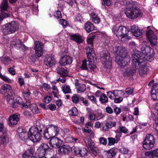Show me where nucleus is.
I'll list each match as a JSON object with an SVG mask.
<instances>
[{
  "label": "nucleus",
  "instance_id": "f257e3e1",
  "mask_svg": "<svg viewBox=\"0 0 158 158\" xmlns=\"http://www.w3.org/2000/svg\"><path fill=\"white\" fill-rule=\"evenodd\" d=\"M113 50L117 55L115 58V62L119 66L124 67L129 64L130 57L125 48L115 46Z\"/></svg>",
  "mask_w": 158,
  "mask_h": 158
},
{
  "label": "nucleus",
  "instance_id": "f03ea898",
  "mask_svg": "<svg viewBox=\"0 0 158 158\" xmlns=\"http://www.w3.org/2000/svg\"><path fill=\"white\" fill-rule=\"evenodd\" d=\"M86 52L88 60H84L82 61L81 68L82 70H88L89 69L91 71H94L96 66L92 60L95 56L94 51L92 48L88 47Z\"/></svg>",
  "mask_w": 158,
  "mask_h": 158
},
{
  "label": "nucleus",
  "instance_id": "7ed1b4c3",
  "mask_svg": "<svg viewBox=\"0 0 158 158\" xmlns=\"http://www.w3.org/2000/svg\"><path fill=\"white\" fill-rule=\"evenodd\" d=\"M127 7L125 9V13L126 16L131 19L137 18L141 15V13L140 9L135 6L134 2H133L131 0H126Z\"/></svg>",
  "mask_w": 158,
  "mask_h": 158
},
{
  "label": "nucleus",
  "instance_id": "20e7f679",
  "mask_svg": "<svg viewBox=\"0 0 158 158\" xmlns=\"http://www.w3.org/2000/svg\"><path fill=\"white\" fill-rule=\"evenodd\" d=\"M112 30L118 38L122 41H128L131 38L130 36H128V30L126 27L114 26Z\"/></svg>",
  "mask_w": 158,
  "mask_h": 158
},
{
  "label": "nucleus",
  "instance_id": "39448f33",
  "mask_svg": "<svg viewBox=\"0 0 158 158\" xmlns=\"http://www.w3.org/2000/svg\"><path fill=\"white\" fill-rule=\"evenodd\" d=\"M37 124L36 127L30 129V139L34 143H36L40 141L42 137L41 134L43 133V125L41 124L39 125L38 123H37Z\"/></svg>",
  "mask_w": 158,
  "mask_h": 158
},
{
  "label": "nucleus",
  "instance_id": "423d86ee",
  "mask_svg": "<svg viewBox=\"0 0 158 158\" xmlns=\"http://www.w3.org/2000/svg\"><path fill=\"white\" fill-rule=\"evenodd\" d=\"M19 28L18 23L15 21H13L2 27V30L4 34L6 35L14 33L18 30Z\"/></svg>",
  "mask_w": 158,
  "mask_h": 158
},
{
  "label": "nucleus",
  "instance_id": "0eeeda50",
  "mask_svg": "<svg viewBox=\"0 0 158 158\" xmlns=\"http://www.w3.org/2000/svg\"><path fill=\"white\" fill-rule=\"evenodd\" d=\"M100 55L102 64L105 69H110L112 65V59L110 56V54L107 52H102Z\"/></svg>",
  "mask_w": 158,
  "mask_h": 158
},
{
  "label": "nucleus",
  "instance_id": "6e6552de",
  "mask_svg": "<svg viewBox=\"0 0 158 158\" xmlns=\"http://www.w3.org/2000/svg\"><path fill=\"white\" fill-rule=\"evenodd\" d=\"M155 142L153 135L150 134L147 135L143 142V148L146 149H151L154 147Z\"/></svg>",
  "mask_w": 158,
  "mask_h": 158
},
{
  "label": "nucleus",
  "instance_id": "1a4fd4ad",
  "mask_svg": "<svg viewBox=\"0 0 158 158\" xmlns=\"http://www.w3.org/2000/svg\"><path fill=\"white\" fill-rule=\"evenodd\" d=\"M141 53L139 52H137L135 54H133L132 55V62L133 64H135L137 66V64H140V63H142L143 65H145L144 57L145 56H141Z\"/></svg>",
  "mask_w": 158,
  "mask_h": 158
},
{
  "label": "nucleus",
  "instance_id": "9d476101",
  "mask_svg": "<svg viewBox=\"0 0 158 158\" xmlns=\"http://www.w3.org/2000/svg\"><path fill=\"white\" fill-rule=\"evenodd\" d=\"M84 140L86 146L91 151V153L94 156H96L97 152L96 151L97 148L94 147V143L91 139L88 137H85Z\"/></svg>",
  "mask_w": 158,
  "mask_h": 158
},
{
  "label": "nucleus",
  "instance_id": "9b49d317",
  "mask_svg": "<svg viewBox=\"0 0 158 158\" xmlns=\"http://www.w3.org/2000/svg\"><path fill=\"white\" fill-rule=\"evenodd\" d=\"M63 141L57 137H52L50 139L49 144L51 147L55 148H58L62 145Z\"/></svg>",
  "mask_w": 158,
  "mask_h": 158
},
{
  "label": "nucleus",
  "instance_id": "f8f14e48",
  "mask_svg": "<svg viewBox=\"0 0 158 158\" xmlns=\"http://www.w3.org/2000/svg\"><path fill=\"white\" fill-rule=\"evenodd\" d=\"M48 148V144L42 143L38 148L37 150V153L40 158H44L47 148Z\"/></svg>",
  "mask_w": 158,
  "mask_h": 158
},
{
  "label": "nucleus",
  "instance_id": "ddd939ff",
  "mask_svg": "<svg viewBox=\"0 0 158 158\" xmlns=\"http://www.w3.org/2000/svg\"><path fill=\"white\" fill-rule=\"evenodd\" d=\"M141 50L143 54H145V56L149 57V59L154 56V49L149 46L146 45L143 46L141 48Z\"/></svg>",
  "mask_w": 158,
  "mask_h": 158
},
{
  "label": "nucleus",
  "instance_id": "4468645a",
  "mask_svg": "<svg viewBox=\"0 0 158 158\" xmlns=\"http://www.w3.org/2000/svg\"><path fill=\"white\" fill-rule=\"evenodd\" d=\"M146 35L149 39L151 44L152 46L156 45L157 38L152 30H149L147 31Z\"/></svg>",
  "mask_w": 158,
  "mask_h": 158
},
{
  "label": "nucleus",
  "instance_id": "2eb2a0df",
  "mask_svg": "<svg viewBox=\"0 0 158 158\" xmlns=\"http://www.w3.org/2000/svg\"><path fill=\"white\" fill-rule=\"evenodd\" d=\"M34 49L35 54L38 57L41 56L43 54V44L40 42L35 41Z\"/></svg>",
  "mask_w": 158,
  "mask_h": 158
},
{
  "label": "nucleus",
  "instance_id": "dca6fc26",
  "mask_svg": "<svg viewBox=\"0 0 158 158\" xmlns=\"http://www.w3.org/2000/svg\"><path fill=\"white\" fill-rule=\"evenodd\" d=\"M88 151L86 149L84 148L75 147L74 149V152L77 155L83 157L88 155Z\"/></svg>",
  "mask_w": 158,
  "mask_h": 158
},
{
  "label": "nucleus",
  "instance_id": "f3484780",
  "mask_svg": "<svg viewBox=\"0 0 158 158\" xmlns=\"http://www.w3.org/2000/svg\"><path fill=\"white\" fill-rule=\"evenodd\" d=\"M48 132L50 133V135H52V137L57 136L59 134V128L57 126L52 125L48 127Z\"/></svg>",
  "mask_w": 158,
  "mask_h": 158
},
{
  "label": "nucleus",
  "instance_id": "a211bd4d",
  "mask_svg": "<svg viewBox=\"0 0 158 158\" xmlns=\"http://www.w3.org/2000/svg\"><path fill=\"white\" fill-rule=\"evenodd\" d=\"M72 57L65 55L61 57L59 63L61 65L64 66L70 64L72 63Z\"/></svg>",
  "mask_w": 158,
  "mask_h": 158
},
{
  "label": "nucleus",
  "instance_id": "6ab92c4d",
  "mask_svg": "<svg viewBox=\"0 0 158 158\" xmlns=\"http://www.w3.org/2000/svg\"><path fill=\"white\" fill-rule=\"evenodd\" d=\"M136 65L133 64L130 68L128 69L125 71L123 73V75L125 77L132 76L136 73Z\"/></svg>",
  "mask_w": 158,
  "mask_h": 158
},
{
  "label": "nucleus",
  "instance_id": "aec40b11",
  "mask_svg": "<svg viewBox=\"0 0 158 158\" xmlns=\"http://www.w3.org/2000/svg\"><path fill=\"white\" fill-rule=\"evenodd\" d=\"M152 98L154 100H158V83L153 84L151 91Z\"/></svg>",
  "mask_w": 158,
  "mask_h": 158
},
{
  "label": "nucleus",
  "instance_id": "412c9836",
  "mask_svg": "<svg viewBox=\"0 0 158 158\" xmlns=\"http://www.w3.org/2000/svg\"><path fill=\"white\" fill-rule=\"evenodd\" d=\"M12 92L11 86L9 84H5L2 85L1 88V93L4 94L6 93L8 94L11 93Z\"/></svg>",
  "mask_w": 158,
  "mask_h": 158
},
{
  "label": "nucleus",
  "instance_id": "4be33fe9",
  "mask_svg": "<svg viewBox=\"0 0 158 158\" xmlns=\"http://www.w3.org/2000/svg\"><path fill=\"white\" fill-rule=\"evenodd\" d=\"M20 115L14 114L10 116L9 119L8 125L11 127L17 123L19 120Z\"/></svg>",
  "mask_w": 158,
  "mask_h": 158
},
{
  "label": "nucleus",
  "instance_id": "5701e85b",
  "mask_svg": "<svg viewBox=\"0 0 158 158\" xmlns=\"http://www.w3.org/2000/svg\"><path fill=\"white\" fill-rule=\"evenodd\" d=\"M45 64L48 66L51 67L56 64L54 57L52 56H47L44 60Z\"/></svg>",
  "mask_w": 158,
  "mask_h": 158
},
{
  "label": "nucleus",
  "instance_id": "b1692460",
  "mask_svg": "<svg viewBox=\"0 0 158 158\" xmlns=\"http://www.w3.org/2000/svg\"><path fill=\"white\" fill-rule=\"evenodd\" d=\"M131 30L133 35L136 37H139L143 34L142 30L139 29L138 27L135 25L131 26Z\"/></svg>",
  "mask_w": 158,
  "mask_h": 158
},
{
  "label": "nucleus",
  "instance_id": "393cba45",
  "mask_svg": "<svg viewBox=\"0 0 158 158\" xmlns=\"http://www.w3.org/2000/svg\"><path fill=\"white\" fill-rule=\"evenodd\" d=\"M58 148V152L61 154H68L70 150V147L66 145H61Z\"/></svg>",
  "mask_w": 158,
  "mask_h": 158
},
{
  "label": "nucleus",
  "instance_id": "a878e982",
  "mask_svg": "<svg viewBox=\"0 0 158 158\" xmlns=\"http://www.w3.org/2000/svg\"><path fill=\"white\" fill-rule=\"evenodd\" d=\"M70 39L78 44L83 43V39L82 37L77 34H72L70 35Z\"/></svg>",
  "mask_w": 158,
  "mask_h": 158
},
{
  "label": "nucleus",
  "instance_id": "bb28decb",
  "mask_svg": "<svg viewBox=\"0 0 158 158\" xmlns=\"http://www.w3.org/2000/svg\"><path fill=\"white\" fill-rule=\"evenodd\" d=\"M34 149L32 147H29L25 153L22 155L24 158H28L30 156H32L34 154Z\"/></svg>",
  "mask_w": 158,
  "mask_h": 158
},
{
  "label": "nucleus",
  "instance_id": "cd10ccee",
  "mask_svg": "<svg viewBox=\"0 0 158 158\" xmlns=\"http://www.w3.org/2000/svg\"><path fill=\"white\" fill-rule=\"evenodd\" d=\"M147 62L145 61V64L143 65L142 63H140V64H138L139 66V74L141 76H143V75L146 74L147 72V69L146 67Z\"/></svg>",
  "mask_w": 158,
  "mask_h": 158
},
{
  "label": "nucleus",
  "instance_id": "c85d7f7f",
  "mask_svg": "<svg viewBox=\"0 0 158 158\" xmlns=\"http://www.w3.org/2000/svg\"><path fill=\"white\" fill-rule=\"evenodd\" d=\"M30 130L28 132L23 131L19 135L20 139L24 142H26L28 139H30V134L29 133Z\"/></svg>",
  "mask_w": 158,
  "mask_h": 158
},
{
  "label": "nucleus",
  "instance_id": "c756f323",
  "mask_svg": "<svg viewBox=\"0 0 158 158\" xmlns=\"http://www.w3.org/2000/svg\"><path fill=\"white\" fill-rule=\"evenodd\" d=\"M117 151L118 149L115 148H111L107 152V158H112L116 155Z\"/></svg>",
  "mask_w": 158,
  "mask_h": 158
},
{
  "label": "nucleus",
  "instance_id": "7c9ffc66",
  "mask_svg": "<svg viewBox=\"0 0 158 158\" xmlns=\"http://www.w3.org/2000/svg\"><path fill=\"white\" fill-rule=\"evenodd\" d=\"M85 27L86 31L88 33L93 31L94 29V25L90 22H88L85 23Z\"/></svg>",
  "mask_w": 158,
  "mask_h": 158
},
{
  "label": "nucleus",
  "instance_id": "2f4dec72",
  "mask_svg": "<svg viewBox=\"0 0 158 158\" xmlns=\"http://www.w3.org/2000/svg\"><path fill=\"white\" fill-rule=\"evenodd\" d=\"M53 150L50 148L48 146V148H47V150L45 155L44 158H52L53 156H56L53 155Z\"/></svg>",
  "mask_w": 158,
  "mask_h": 158
},
{
  "label": "nucleus",
  "instance_id": "473e14b6",
  "mask_svg": "<svg viewBox=\"0 0 158 158\" xmlns=\"http://www.w3.org/2000/svg\"><path fill=\"white\" fill-rule=\"evenodd\" d=\"M57 73L62 77L66 76L68 74L67 70L62 67H58L56 69Z\"/></svg>",
  "mask_w": 158,
  "mask_h": 158
},
{
  "label": "nucleus",
  "instance_id": "72a5a7b5",
  "mask_svg": "<svg viewBox=\"0 0 158 158\" xmlns=\"http://www.w3.org/2000/svg\"><path fill=\"white\" fill-rule=\"evenodd\" d=\"M1 143L5 145L9 141V137L6 133H4L0 137Z\"/></svg>",
  "mask_w": 158,
  "mask_h": 158
},
{
  "label": "nucleus",
  "instance_id": "f704fd0d",
  "mask_svg": "<svg viewBox=\"0 0 158 158\" xmlns=\"http://www.w3.org/2000/svg\"><path fill=\"white\" fill-rule=\"evenodd\" d=\"M1 10L2 11H7L8 5L7 0H3L1 5Z\"/></svg>",
  "mask_w": 158,
  "mask_h": 158
},
{
  "label": "nucleus",
  "instance_id": "c9c22d12",
  "mask_svg": "<svg viewBox=\"0 0 158 158\" xmlns=\"http://www.w3.org/2000/svg\"><path fill=\"white\" fill-rule=\"evenodd\" d=\"M92 21L95 23H99L100 22V19L94 13H92L90 15Z\"/></svg>",
  "mask_w": 158,
  "mask_h": 158
},
{
  "label": "nucleus",
  "instance_id": "e433bc0d",
  "mask_svg": "<svg viewBox=\"0 0 158 158\" xmlns=\"http://www.w3.org/2000/svg\"><path fill=\"white\" fill-rule=\"evenodd\" d=\"M147 155H149L152 157H158V149L154 150L152 151L146 152Z\"/></svg>",
  "mask_w": 158,
  "mask_h": 158
},
{
  "label": "nucleus",
  "instance_id": "4c0bfd02",
  "mask_svg": "<svg viewBox=\"0 0 158 158\" xmlns=\"http://www.w3.org/2000/svg\"><path fill=\"white\" fill-rule=\"evenodd\" d=\"M77 88L78 92H83L86 89V86L83 84H78L77 86Z\"/></svg>",
  "mask_w": 158,
  "mask_h": 158
},
{
  "label": "nucleus",
  "instance_id": "58836bf2",
  "mask_svg": "<svg viewBox=\"0 0 158 158\" xmlns=\"http://www.w3.org/2000/svg\"><path fill=\"white\" fill-rule=\"evenodd\" d=\"M99 101L102 103L105 104L108 101V98L107 96L104 94H102L100 95Z\"/></svg>",
  "mask_w": 158,
  "mask_h": 158
},
{
  "label": "nucleus",
  "instance_id": "ea45409f",
  "mask_svg": "<svg viewBox=\"0 0 158 158\" xmlns=\"http://www.w3.org/2000/svg\"><path fill=\"white\" fill-rule=\"evenodd\" d=\"M105 126L107 128L110 129L113 127H115L116 126V123L115 122L108 121L106 122Z\"/></svg>",
  "mask_w": 158,
  "mask_h": 158
},
{
  "label": "nucleus",
  "instance_id": "a19ab883",
  "mask_svg": "<svg viewBox=\"0 0 158 158\" xmlns=\"http://www.w3.org/2000/svg\"><path fill=\"white\" fill-rule=\"evenodd\" d=\"M68 114L70 115L77 116L78 114V110L75 107H73L69 111Z\"/></svg>",
  "mask_w": 158,
  "mask_h": 158
},
{
  "label": "nucleus",
  "instance_id": "79ce46f5",
  "mask_svg": "<svg viewBox=\"0 0 158 158\" xmlns=\"http://www.w3.org/2000/svg\"><path fill=\"white\" fill-rule=\"evenodd\" d=\"M10 15V14L9 13L2 11L0 14V23L3 20L4 18L9 17Z\"/></svg>",
  "mask_w": 158,
  "mask_h": 158
},
{
  "label": "nucleus",
  "instance_id": "37998d69",
  "mask_svg": "<svg viewBox=\"0 0 158 158\" xmlns=\"http://www.w3.org/2000/svg\"><path fill=\"white\" fill-rule=\"evenodd\" d=\"M44 131V132H43V134L44 135V136L45 139H48L50 138H51L52 137V135H50V133L48 132V128L45 130L44 128L43 129V131Z\"/></svg>",
  "mask_w": 158,
  "mask_h": 158
},
{
  "label": "nucleus",
  "instance_id": "c03bdc74",
  "mask_svg": "<svg viewBox=\"0 0 158 158\" xmlns=\"http://www.w3.org/2000/svg\"><path fill=\"white\" fill-rule=\"evenodd\" d=\"M62 90L64 94L69 93L71 91L70 87L67 85H65L62 87Z\"/></svg>",
  "mask_w": 158,
  "mask_h": 158
},
{
  "label": "nucleus",
  "instance_id": "a18cd8bd",
  "mask_svg": "<svg viewBox=\"0 0 158 158\" xmlns=\"http://www.w3.org/2000/svg\"><path fill=\"white\" fill-rule=\"evenodd\" d=\"M108 145L109 146L114 144L116 142L117 143L119 140V139H118L116 140L115 139L110 137L108 138Z\"/></svg>",
  "mask_w": 158,
  "mask_h": 158
},
{
  "label": "nucleus",
  "instance_id": "49530a36",
  "mask_svg": "<svg viewBox=\"0 0 158 158\" xmlns=\"http://www.w3.org/2000/svg\"><path fill=\"white\" fill-rule=\"evenodd\" d=\"M30 108L33 113L36 114L39 112L37 106L35 104H31L30 106Z\"/></svg>",
  "mask_w": 158,
  "mask_h": 158
},
{
  "label": "nucleus",
  "instance_id": "de8ad7c7",
  "mask_svg": "<svg viewBox=\"0 0 158 158\" xmlns=\"http://www.w3.org/2000/svg\"><path fill=\"white\" fill-rule=\"evenodd\" d=\"M0 59L5 64H6L8 63H10L11 61V60L10 57H2L0 58Z\"/></svg>",
  "mask_w": 158,
  "mask_h": 158
},
{
  "label": "nucleus",
  "instance_id": "09e8293b",
  "mask_svg": "<svg viewBox=\"0 0 158 158\" xmlns=\"http://www.w3.org/2000/svg\"><path fill=\"white\" fill-rule=\"evenodd\" d=\"M78 140V139L74 138L73 137H68L65 139L66 142L69 143L77 142V141Z\"/></svg>",
  "mask_w": 158,
  "mask_h": 158
},
{
  "label": "nucleus",
  "instance_id": "8fccbe9b",
  "mask_svg": "<svg viewBox=\"0 0 158 158\" xmlns=\"http://www.w3.org/2000/svg\"><path fill=\"white\" fill-rule=\"evenodd\" d=\"M81 97L80 96H78L77 95H74L72 98V101L75 103H77L80 101V98Z\"/></svg>",
  "mask_w": 158,
  "mask_h": 158
},
{
  "label": "nucleus",
  "instance_id": "3c124183",
  "mask_svg": "<svg viewBox=\"0 0 158 158\" xmlns=\"http://www.w3.org/2000/svg\"><path fill=\"white\" fill-rule=\"evenodd\" d=\"M7 101L9 103H13L14 101V97L11 93L7 95Z\"/></svg>",
  "mask_w": 158,
  "mask_h": 158
},
{
  "label": "nucleus",
  "instance_id": "603ef678",
  "mask_svg": "<svg viewBox=\"0 0 158 158\" xmlns=\"http://www.w3.org/2000/svg\"><path fill=\"white\" fill-rule=\"evenodd\" d=\"M88 114L89 115V118L90 120H95L96 118V115L95 114L92 113L91 111H88Z\"/></svg>",
  "mask_w": 158,
  "mask_h": 158
},
{
  "label": "nucleus",
  "instance_id": "864d4df0",
  "mask_svg": "<svg viewBox=\"0 0 158 158\" xmlns=\"http://www.w3.org/2000/svg\"><path fill=\"white\" fill-rule=\"evenodd\" d=\"M25 103H23V109L24 108H28L29 106H30L31 104V102L30 101L29 99L27 100Z\"/></svg>",
  "mask_w": 158,
  "mask_h": 158
},
{
  "label": "nucleus",
  "instance_id": "5fc2aeb1",
  "mask_svg": "<svg viewBox=\"0 0 158 158\" xmlns=\"http://www.w3.org/2000/svg\"><path fill=\"white\" fill-rule=\"evenodd\" d=\"M94 36H90L87 39V42L88 44L92 45L93 44V41L94 39Z\"/></svg>",
  "mask_w": 158,
  "mask_h": 158
},
{
  "label": "nucleus",
  "instance_id": "6e6d98bb",
  "mask_svg": "<svg viewBox=\"0 0 158 158\" xmlns=\"http://www.w3.org/2000/svg\"><path fill=\"white\" fill-rule=\"evenodd\" d=\"M48 109H49L51 110H55L56 109V106L53 104H49L47 105Z\"/></svg>",
  "mask_w": 158,
  "mask_h": 158
},
{
  "label": "nucleus",
  "instance_id": "4d7b16f0",
  "mask_svg": "<svg viewBox=\"0 0 158 158\" xmlns=\"http://www.w3.org/2000/svg\"><path fill=\"white\" fill-rule=\"evenodd\" d=\"M30 94L31 93L29 90L27 92H24L23 93V96L26 100L29 99H28L30 98Z\"/></svg>",
  "mask_w": 158,
  "mask_h": 158
},
{
  "label": "nucleus",
  "instance_id": "13d9d810",
  "mask_svg": "<svg viewBox=\"0 0 158 158\" xmlns=\"http://www.w3.org/2000/svg\"><path fill=\"white\" fill-rule=\"evenodd\" d=\"M103 2H102V4L105 6H110L111 4V2L110 0H102Z\"/></svg>",
  "mask_w": 158,
  "mask_h": 158
},
{
  "label": "nucleus",
  "instance_id": "bf43d9fd",
  "mask_svg": "<svg viewBox=\"0 0 158 158\" xmlns=\"http://www.w3.org/2000/svg\"><path fill=\"white\" fill-rule=\"evenodd\" d=\"M80 101H81L86 106H87L89 105L88 101L87 100L85 99L83 97H80Z\"/></svg>",
  "mask_w": 158,
  "mask_h": 158
},
{
  "label": "nucleus",
  "instance_id": "052dcab7",
  "mask_svg": "<svg viewBox=\"0 0 158 158\" xmlns=\"http://www.w3.org/2000/svg\"><path fill=\"white\" fill-rule=\"evenodd\" d=\"M99 142L100 143L105 145L107 143V141L106 139L101 137L99 139Z\"/></svg>",
  "mask_w": 158,
  "mask_h": 158
},
{
  "label": "nucleus",
  "instance_id": "680f3d73",
  "mask_svg": "<svg viewBox=\"0 0 158 158\" xmlns=\"http://www.w3.org/2000/svg\"><path fill=\"white\" fill-rule=\"evenodd\" d=\"M1 78L2 80L6 82L10 83L11 81V80L10 79L5 76L3 75L1 76Z\"/></svg>",
  "mask_w": 158,
  "mask_h": 158
},
{
  "label": "nucleus",
  "instance_id": "e2e57ef3",
  "mask_svg": "<svg viewBox=\"0 0 158 158\" xmlns=\"http://www.w3.org/2000/svg\"><path fill=\"white\" fill-rule=\"evenodd\" d=\"M51 98L50 97L47 96L44 98L43 101L46 103L48 104L51 101Z\"/></svg>",
  "mask_w": 158,
  "mask_h": 158
},
{
  "label": "nucleus",
  "instance_id": "0e129e2a",
  "mask_svg": "<svg viewBox=\"0 0 158 158\" xmlns=\"http://www.w3.org/2000/svg\"><path fill=\"white\" fill-rule=\"evenodd\" d=\"M59 23L60 24L62 25L64 27L66 26L68 24L66 21L64 19L60 20Z\"/></svg>",
  "mask_w": 158,
  "mask_h": 158
},
{
  "label": "nucleus",
  "instance_id": "69168bd1",
  "mask_svg": "<svg viewBox=\"0 0 158 158\" xmlns=\"http://www.w3.org/2000/svg\"><path fill=\"white\" fill-rule=\"evenodd\" d=\"M15 102H16L17 104L20 105H22L23 106V100L20 98L19 97H17L16 99Z\"/></svg>",
  "mask_w": 158,
  "mask_h": 158
},
{
  "label": "nucleus",
  "instance_id": "338daca9",
  "mask_svg": "<svg viewBox=\"0 0 158 158\" xmlns=\"http://www.w3.org/2000/svg\"><path fill=\"white\" fill-rule=\"evenodd\" d=\"M120 131L121 132L126 134L127 133L128 130L124 127H121L120 128Z\"/></svg>",
  "mask_w": 158,
  "mask_h": 158
},
{
  "label": "nucleus",
  "instance_id": "774afa93",
  "mask_svg": "<svg viewBox=\"0 0 158 158\" xmlns=\"http://www.w3.org/2000/svg\"><path fill=\"white\" fill-rule=\"evenodd\" d=\"M123 98L121 97L118 98H115L114 99V102L116 103H119L123 100Z\"/></svg>",
  "mask_w": 158,
  "mask_h": 158
}]
</instances>
